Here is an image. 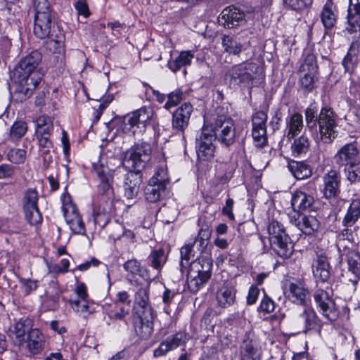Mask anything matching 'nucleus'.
I'll list each match as a JSON object with an SVG mask.
<instances>
[{
	"mask_svg": "<svg viewBox=\"0 0 360 360\" xmlns=\"http://www.w3.org/2000/svg\"><path fill=\"white\" fill-rule=\"evenodd\" d=\"M24 211L25 219L31 225L41 223L42 217L37 204H25Z\"/></svg>",
	"mask_w": 360,
	"mask_h": 360,
	"instance_id": "nucleus-38",
	"label": "nucleus"
},
{
	"mask_svg": "<svg viewBox=\"0 0 360 360\" xmlns=\"http://www.w3.org/2000/svg\"><path fill=\"white\" fill-rule=\"evenodd\" d=\"M183 92L180 89L169 93L167 95V101L165 104V108L169 110L172 107L177 105L182 100Z\"/></svg>",
	"mask_w": 360,
	"mask_h": 360,
	"instance_id": "nucleus-55",
	"label": "nucleus"
},
{
	"mask_svg": "<svg viewBox=\"0 0 360 360\" xmlns=\"http://www.w3.org/2000/svg\"><path fill=\"white\" fill-rule=\"evenodd\" d=\"M289 240L290 238L286 236L283 237L282 239L279 238L270 243L274 250L279 257L288 259L293 253V246Z\"/></svg>",
	"mask_w": 360,
	"mask_h": 360,
	"instance_id": "nucleus-29",
	"label": "nucleus"
},
{
	"mask_svg": "<svg viewBox=\"0 0 360 360\" xmlns=\"http://www.w3.org/2000/svg\"><path fill=\"white\" fill-rule=\"evenodd\" d=\"M36 136L40 148H45L46 151H49L53 147V143L49 139L50 136L38 135Z\"/></svg>",
	"mask_w": 360,
	"mask_h": 360,
	"instance_id": "nucleus-64",
	"label": "nucleus"
},
{
	"mask_svg": "<svg viewBox=\"0 0 360 360\" xmlns=\"http://www.w3.org/2000/svg\"><path fill=\"white\" fill-rule=\"evenodd\" d=\"M293 324L299 330V333H307L311 330L319 329L321 333L322 322L314 309L309 306H303L302 309H297L293 317Z\"/></svg>",
	"mask_w": 360,
	"mask_h": 360,
	"instance_id": "nucleus-10",
	"label": "nucleus"
},
{
	"mask_svg": "<svg viewBox=\"0 0 360 360\" xmlns=\"http://www.w3.org/2000/svg\"><path fill=\"white\" fill-rule=\"evenodd\" d=\"M331 292L317 288L314 292V299L319 312L330 322L339 317V310L333 300Z\"/></svg>",
	"mask_w": 360,
	"mask_h": 360,
	"instance_id": "nucleus-11",
	"label": "nucleus"
},
{
	"mask_svg": "<svg viewBox=\"0 0 360 360\" xmlns=\"http://www.w3.org/2000/svg\"><path fill=\"white\" fill-rule=\"evenodd\" d=\"M291 211L288 212L290 221L306 235H311L319 229L317 219L309 214L311 204H290Z\"/></svg>",
	"mask_w": 360,
	"mask_h": 360,
	"instance_id": "nucleus-5",
	"label": "nucleus"
},
{
	"mask_svg": "<svg viewBox=\"0 0 360 360\" xmlns=\"http://www.w3.org/2000/svg\"><path fill=\"white\" fill-rule=\"evenodd\" d=\"M129 314V311L128 309H124V307L121 306L119 303H115L114 307L110 309L107 311V315L108 318L112 320H120L124 321V319Z\"/></svg>",
	"mask_w": 360,
	"mask_h": 360,
	"instance_id": "nucleus-47",
	"label": "nucleus"
},
{
	"mask_svg": "<svg viewBox=\"0 0 360 360\" xmlns=\"http://www.w3.org/2000/svg\"><path fill=\"white\" fill-rule=\"evenodd\" d=\"M70 303L72 309L80 315L85 316L89 313V305L86 299L71 300Z\"/></svg>",
	"mask_w": 360,
	"mask_h": 360,
	"instance_id": "nucleus-52",
	"label": "nucleus"
},
{
	"mask_svg": "<svg viewBox=\"0 0 360 360\" xmlns=\"http://www.w3.org/2000/svg\"><path fill=\"white\" fill-rule=\"evenodd\" d=\"M275 309V304L274 300L269 297L264 295V297L262 299L259 311H263L265 313H271Z\"/></svg>",
	"mask_w": 360,
	"mask_h": 360,
	"instance_id": "nucleus-59",
	"label": "nucleus"
},
{
	"mask_svg": "<svg viewBox=\"0 0 360 360\" xmlns=\"http://www.w3.org/2000/svg\"><path fill=\"white\" fill-rule=\"evenodd\" d=\"M27 320H20L10 328L11 335L17 340L19 345L22 344L25 340V335L29 330V326L26 324Z\"/></svg>",
	"mask_w": 360,
	"mask_h": 360,
	"instance_id": "nucleus-40",
	"label": "nucleus"
},
{
	"mask_svg": "<svg viewBox=\"0 0 360 360\" xmlns=\"http://www.w3.org/2000/svg\"><path fill=\"white\" fill-rule=\"evenodd\" d=\"M236 289L231 283H224L217 291L216 300L219 307L226 309L235 303Z\"/></svg>",
	"mask_w": 360,
	"mask_h": 360,
	"instance_id": "nucleus-22",
	"label": "nucleus"
},
{
	"mask_svg": "<svg viewBox=\"0 0 360 360\" xmlns=\"http://www.w3.org/2000/svg\"><path fill=\"white\" fill-rule=\"evenodd\" d=\"M214 136L208 127H203L195 139V150L198 159L205 161L214 157L215 146Z\"/></svg>",
	"mask_w": 360,
	"mask_h": 360,
	"instance_id": "nucleus-12",
	"label": "nucleus"
},
{
	"mask_svg": "<svg viewBox=\"0 0 360 360\" xmlns=\"http://www.w3.org/2000/svg\"><path fill=\"white\" fill-rule=\"evenodd\" d=\"M187 340L186 334L184 332H178L174 335H169L154 350L153 354L155 357L163 356L169 351L174 350L178 347L184 345Z\"/></svg>",
	"mask_w": 360,
	"mask_h": 360,
	"instance_id": "nucleus-18",
	"label": "nucleus"
},
{
	"mask_svg": "<svg viewBox=\"0 0 360 360\" xmlns=\"http://www.w3.org/2000/svg\"><path fill=\"white\" fill-rule=\"evenodd\" d=\"M124 269L127 272V278L131 283L136 276H141L142 269L136 259H129L123 264Z\"/></svg>",
	"mask_w": 360,
	"mask_h": 360,
	"instance_id": "nucleus-39",
	"label": "nucleus"
},
{
	"mask_svg": "<svg viewBox=\"0 0 360 360\" xmlns=\"http://www.w3.org/2000/svg\"><path fill=\"white\" fill-rule=\"evenodd\" d=\"M316 69L317 65L314 57L313 56H308L301 66V71H307V72L302 75L300 79L302 87L307 91H311L315 87L314 73Z\"/></svg>",
	"mask_w": 360,
	"mask_h": 360,
	"instance_id": "nucleus-17",
	"label": "nucleus"
},
{
	"mask_svg": "<svg viewBox=\"0 0 360 360\" xmlns=\"http://www.w3.org/2000/svg\"><path fill=\"white\" fill-rule=\"evenodd\" d=\"M215 140L222 146H229L236 141V132L233 120L225 115H219L210 126Z\"/></svg>",
	"mask_w": 360,
	"mask_h": 360,
	"instance_id": "nucleus-7",
	"label": "nucleus"
},
{
	"mask_svg": "<svg viewBox=\"0 0 360 360\" xmlns=\"http://www.w3.org/2000/svg\"><path fill=\"white\" fill-rule=\"evenodd\" d=\"M359 44L357 41L352 42L349 51L342 60V65L346 72H351L354 70L357 63V54Z\"/></svg>",
	"mask_w": 360,
	"mask_h": 360,
	"instance_id": "nucleus-36",
	"label": "nucleus"
},
{
	"mask_svg": "<svg viewBox=\"0 0 360 360\" xmlns=\"http://www.w3.org/2000/svg\"><path fill=\"white\" fill-rule=\"evenodd\" d=\"M288 297L292 303L306 306L310 301L309 292L300 282L290 283Z\"/></svg>",
	"mask_w": 360,
	"mask_h": 360,
	"instance_id": "nucleus-20",
	"label": "nucleus"
},
{
	"mask_svg": "<svg viewBox=\"0 0 360 360\" xmlns=\"http://www.w3.org/2000/svg\"><path fill=\"white\" fill-rule=\"evenodd\" d=\"M75 8L78 15L84 16L85 18L90 15L89 6L85 1L78 0L75 4Z\"/></svg>",
	"mask_w": 360,
	"mask_h": 360,
	"instance_id": "nucleus-61",
	"label": "nucleus"
},
{
	"mask_svg": "<svg viewBox=\"0 0 360 360\" xmlns=\"http://www.w3.org/2000/svg\"><path fill=\"white\" fill-rule=\"evenodd\" d=\"M27 124L22 120H17L11 125L8 134V140L12 142L20 141L27 133Z\"/></svg>",
	"mask_w": 360,
	"mask_h": 360,
	"instance_id": "nucleus-37",
	"label": "nucleus"
},
{
	"mask_svg": "<svg viewBox=\"0 0 360 360\" xmlns=\"http://www.w3.org/2000/svg\"><path fill=\"white\" fill-rule=\"evenodd\" d=\"M108 169L107 167H103L96 168V172L101 180V183L98 185L99 192L102 195H106L108 197L106 200H109L110 197L113 195V191L111 187L112 179L115 177L118 179L119 176L122 173L121 170L117 169L113 171L112 176H111L107 173ZM103 200H105V199H103Z\"/></svg>",
	"mask_w": 360,
	"mask_h": 360,
	"instance_id": "nucleus-19",
	"label": "nucleus"
},
{
	"mask_svg": "<svg viewBox=\"0 0 360 360\" xmlns=\"http://www.w3.org/2000/svg\"><path fill=\"white\" fill-rule=\"evenodd\" d=\"M212 262L208 259L198 258L190 263L187 283L191 291H198L211 276Z\"/></svg>",
	"mask_w": 360,
	"mask_h": 360,
	"instance_id": "nucleus-6",
	"label": "nucleus"
},
{
	"mask_svg": "<svg viewBox=\"0 0 360 360\" xmlns=\"http://www.w3.org/2000/svg\"><path fill=\"white\" fill-rule=\"evenodd\" d=\"M264 71L257 63L245 61L231 66L224 75L230 88L250 87L255 80L264 78Z\"/></svg>",
	"mask_w": 360,
	"mask_h": 360,
	"instance_id": "nucleus-4",
	"label": "nucleus"
},
{
	"mask_svg": "<svg viewBox=\"0 0 360 360\" xmlns=\"http://www.w3.org/2000/svg\"><path fill=\"white\" fill-rule=\"evenodd\" d=\"M134 310L136 316L134 318L136 333L142 339H148L153 333L154 312L149 302L148 290L141 288L136 292Z\"/></svg>",
	"mask_w": 360,
	"mask_h": 360,
	"instance_id": "nucleus-3",
	"label": "nucleus"
},
{
	"mask_svg": "<svg viewBox=\"0 0 360 360\" xmlns=\"http://www.w3.org/2000/svg\"><path fill=\"white\" fill-rule=\"evenodd\" d=\"M347 179L352 182L360 181V164H353L349 165L347 170Z\"/></svg>",
	"mask_w": 360,
	"mask_h": 360,
	"instance_id": "nucleus-57",
	"label": "nucleus"
},
{
	"mask_svg": "<svg viewBox=\"0 0 360 360\" xmlns=\"http://www.w3.org/2000/svg\"><path fill=\"white\" fill-rule=\"evenodd\" d=\"M134 113L139 125H142L143 127H146L148 122L152 117L153 111L150 108L143 107L134 111Z\"/></svg>",
	"mask_w": 360,
	"mask_h": 360,
	"instance_id": "nucleus-51",
	"label": "nucleus"
},
{
	"mask_svg": "<svg viewBox=\"0 0 360 360\" xmlns=\"http://www.w3.org/2000/svg\"><path fill=\"white\" fill-rule=\"evenodd\" d=\"M267 115L262 110L255 112L252 117V128L266 129Z\"/></svg>",
	"mask_w": 360,
	"mask_h": 360,
	"instance_id": "nucleus-54",
	"label": "nucleus"
},
{
	"mask_svg": "<svg viewBox=\"0 0 360 360\" xmlns=\"http://www.w3.org/2000/svg\"><path fill=\"white\" fill-rule=\"evenodd\" d=\"M40 195L36 188H27L23 195L24 202H37Z\"/></svg>",
	"mask_w": 360,
	"mask_h": 360,
	"instance_id": "nucleus-60",
	"label": "nucleus"
},
{
	"mask_svg": "<svg viewBox=\"0 0 360 360\" xmlns=\"http://www.w3.org/2000/svg\"><path fill=\"white\" fill-rule=\"evenodd\" d=\"M283 2L294 11H302L311 6L313 0H283Z\"/></svg>",
	"mask_w": 360,
	"mask_h": 360,
	"instance_id": "nucleus-56",
	"label": "nucleus"
},
{
	"mask_svg": "<svg viewBox=\"0 0 360 360\" xmlns=\"http://www.w3.org/2000/svg\"><path fill=\"white\" fill-rule=\"evenodd\" d=\"M360 217V204H350L344 221L347 226L352 225Z\"/></svg>",
	"mask_w": 360,
	"mask_h": 360,
	"instance_id": "nucleus-50",
	"label": "nucleus"
},
{
	"mask_svg": "<svg viewBox=\"0 0 360 360\" xmlns=\"http://www.w3.org/2000/svg\"><path fill=\"white\" fill-rule=\"evenodd\" d=\"M152 148L149 143L141 142L129 148L124 154L122 167L128 172L124 178V195L127 200L133 199L138 193L142 181L141 171L151 158Z\"/></svg>",
	"mask_w": 360,
	"mask_h": 360,
	"instance_id": "nucleus-2",
	"label": "nucleus"
},
{
	"mask_svg": "<svg viewBox=\"0 0 360 360\" xmlns=\"http://www.w3.org/2000/svg\"><path fill=\"white\" fill-rule=\"evenodd\" d=\"M45 345L44 335L38 329H32L28 333L27 348L29 352L33 354H40Z\"/></svg>",
	"mask_w": 360,
	"mask_h": 360,
	"instance_id": "nucleus-28",
	"label": "nucleus"
},
{
	"mask_svg": "<svg viewBox=\"0 0 360 360\" xmlns=\"http://www.w3.org/2000/svg\"><path fill=\"white\" fill-rule=\"evenodd\" d=\"M169 179L167 165L162 162L158 167L154 176L149 180L148 186L146 188L145 195L148 202H157L163 200L162 195L165 192Z\"/></svg>",
	"mask_w": 360,
	"mask_h": 360,
	"instance_id": "nucleus-8",
	"label": "nucleus"
},
{
	"mask_svg": "<svg viewBox=\"0 0 360 360\" xmlns=\"http://www.w3.org/2000/svg\"><path fill=\"white\" fill-rule=\"evenodd\" d=\"M221 45L225 52L233 56H238L243 49V45L236 36L224 35Z\"/></svg>",
	"mask_w": 360,
	"mask_h": 360,
	"instance_id": "nucleus-31",
	"label": "nucleus"
},
{
	"mask_svg": "<svg viewBox=\"0 0 360 360\" xmlns=\"http://www.w3.org/2000/svg\"><path fill=\"white\" fill-rule=\"evenodd\" d=\"M323 194L328 200H337L340 194V176L335 169H330L323 176Z\"/></svg>",
	"mask_w": 360,
	"mask_h": 360,
	"instance_id": "nucleus-14",
	"label": "nucleus"
},
{
	"mask_svg": "<svg viewBox=\"0 0 360 360\" xmlns=\"http://www.w3.org/2000/svg\"><path fill=\"white\" fill-rule=\"evenodd\" d=\"M62 210L65 221L72 231L76 234H84V223L76 204H63Z\"/></svg>",
	"mask_w": 360,
	"mask_h": 360,
	"instance_id": "nucleus-13",
	"label": "nucleus"
},
{
	"mask_svg": "<svg viewBox=\"0 0 360 360\" xmlns=\"http://www.w3.org/2000/svg\"><path fill=\"white\" fill-rule=\"evenodd\" d=\"M304 128L302 115L295 112L286 118V138L291 140L299 135Z\"/></svg>",
	"mask_w": 360,
	"mask_h": 360,
	"instance_id": "nucleus-27",
	"label": "nucleus"
},
{
	"mask_svg": "<svg viewBox=\"0 0 360 360\" xmlns=\"http://www.w3.org/2000/svg\"><path fill=\"white\" fill-rule=\"evenodd\" d=\"M288 169L297 179H304L311 175L310 167L304 162L290 161Z\"/></svg>",
	"mask_w": 360,
	"mask_h": 360,
	"instance_id": "nucleus-34",
	"label": "nucleus"
},
{
	"mask_svg": "<svg viewBox=\"0 0 360 360\" xmlns=\"http://www.w3.org/2000/svg\"><path fill=\"white\" fill-rule=\"evenodd\" d=\"M46 48L53 54H58L57 58L63 63L65 58V34L57 26V32H53L52 35L48 37Z\"/></svg>",
	"mask_w": 360,
	"mask_h": 360,
	"instance_id": "nucleus-24",
	"label": "nucleus"
},
{
	"mask_svg": "<svg viewBox=\"0 0 360 360\" xmlns=\"http://www.w3.org/2000/svg\"><path fill=\"white\" fill-rule=\"evenodd\" d=\"M336 114L330 107L323 108L319 113L318 123L320 141L323 143H331L337 137L335 130Z\"/></svg>",
	"mask_w": 360,
	"mask_h": 360,
	"instance_id": "nucleus-9",
	"label": "nucleus"
},
{
	"mask_svg": "<svg viewBox=\"0 0 360 360\" xmlns=\"http://www.w3.org/2000/svg\"><path fill=\"white\" fill-rule=\"evenodd\" d=\"M293 142L291 143L290 149L292 155L294 157L306 155L310 148V141L307 136L302 134L300 136L295 137Z\"/></svg>",
	"mask_w": 360,
	"mask_h": 360,
	"instance_id": "nucleus-32",
	"label": "nucleus"
},
{
	"mask_svg": "<svg viewBox=\"0 0 360 360\" xmlns=\"http://www.w3.org/2000/svg\"><path fill=\"white\" fill-rule=\"evenodd\" d=\"M241 360H260V351L255 341L244 340L240 346Z\"/></svg>",
	"mask_w": 360,
	"mask_h": 360,
	"instance_id": "nucleus-30",
	"label": "nucleus"
},
{
	"mask_svg": "<svg viewBox=\"0 0 360 360\" xmlns=\"http://www.w3.org/2000/svg\"><path fill=\"white\" fill-rule=\"evenodd\" d=\"M26 150L12 148L7 153V159L13 164H22L26 160Z\"/></svg>",
	"mask_w": 360,
	"mask_h": 360,
	"instance_id": "nucleus-49",
	"label": "nucleus"
},
{
	"mask_svg": "<svg viewBox=\"0 0 360 360\" xmlns=\"http://www.w3.org/2000/svg\"><path fill=\"white\" fill-rule=\"evenodd\" d=\"M313 198L307 195L305 193L297 191L294 193L292 197L291 202H311Z\"/></svg>",
	"mask_w": 360,
	"mask_h": 360,
	"instance_id": "nucleus-62",
	"label": "nucleus"
},
{
	"mask_svg": "<svg viewBox=\"0 0 360 360\" xmlns=\"http://www.w3.org/2000/svg\"><path fill=\"white\" fill-rule=\"evenodd\" d=\"M338 11L333 0H327L324 4L320 17L326 30H331L337 22Z\"/></svg>",
	"mask_w": 360,
	"mask_h": 360,
	"instance_id": "nucleus-26",
	"label": "nucleus"
},
{
	"mask_svg": "<svg viewBox=\"0 0 360 360\" xmlns=\"http://www.w3.org/2000/svg\"><path fill=\"white\" fill-rule=\"evenodd\" d=\"M54 20V15L34 18V34L39 39H45L52 35L53 32L56 33L57 28L56 29Z\"/></svg>",
	"mask_w": 360,
	"mask_h": 360,
	"instance_id": "nucleus-16",
	"label": "nucleus"
},
{
	"mask_svg": "<svg viewBox=\"0 0 360 360\" xmlns=\"http://www.w3.org/2000/svg\"><path fill=\"white\" fill-rule=\"evenodd\" d=\"M223 24L229 29L238 26L245 22V13L239 8L231 6L225 8L220 14Z\"/></svg>",
	"mask_w": 360,
	"mask_h": 360,
	"instance_id": "nucleus-23",
	"label": "nucleus"
},
{
	"mask_svg": "<svg viewBox=\"0 0 360 360\" xmlns=\"http://www.w3.org/2000/svg\"><path fill=\"white\" fill-rule=\"evenodd\" d=\"M252 135L258 146H263L266 142V129L252 128Z\"/></svg>",
	"mask_w": 360,
	"mask_h": 360,
	"instance_id": "nucleus-58",
	"label": "nucleus"
},
{
	"mask_svg": "<svg viewBox=\"0 0 360 360\" xmlns=\"http://www.w3.org/2000/svg\"><path fill=\"white\" fill-rule=\"evenodd\" d=\"M34 18H41L54 15L51 8V5L48 0H34Z\"/></svg>",
	"mask_w": 360,
	"mask_h": 360,
	"instance_id": "nucleus-43",
	"label": "nucleus"
},
{
	"mask_svg": "<svg viewBox=\"0 0 360 360\" xmlns=\"http://www.w3.org/2000/svg\"><path fill=\"white\" fill-rule=\"evenodd\" d=\"M140 127L134 112L127 114L123 117L122 130L124 133H132L134 134L136 132V129Z\"/></svg>",
	"mask_w": 360,
	"mask_h": 360,
	"instance_id": "nucleus-45",
	"label": "nucleus"
},
{
	"mask_svg": "<svg viewBox=\"0 0 360 360\" xmlns=\"http://www.w3.org/2000/svg\"><path fill=\"white\" fill-rule=\"evenodd\" d=\"M305 120L309 129H316L319 114L314 108L308 107L304 111Z\"/></svg>",
	"mask_w": 360,
	"mask_h": 360,
	"instance_id": "nucleus-53",
	"label": "nucleus"
},
{
	"mask_svg": "<svg viewBox=\"0 0 360 360\" xmlns=\"http://www.w3.org/2000/svg\"><path fill=\"white\" fill-rule=\"evenodd\" d=\"M111 206L109 204H98L93 209V216L96 224L105 226L109 221Z\"/></svg>",
	"mask_w": 360,
	"mask_h": 360,
	"instance_id": "nucleus-35",
	"label": "nucleus"
},
{
	"mask_svg": "<svg viewBox=\"0 0 360 360\" xmlns=\"http://www.w3.org/2000/svg\"><path fill=\"white\" fill-rule=\"evenodd\" d=\"M347 22V30L349 32H356L358 30H360V12L356 13L355 11H353L351 8H349Z\"/></svg>",
	"mask_w": 360,
	"mask_h": 360,
	"instance_id": "nucleus-48",
	"label": "nucleus"
},
{
	"mask_svg": "<svg viewBox=\"0 0 360 360\" xmlns=\"http://www.w3.org/2000/svg\"><path fill=\"white\" fill-rule=\"evenodd\" d=\"M41 60V53L33 51L21 59L13 70L10 88L17 100L23 101L30 97L40 82L42 75L38 70V65Z\"/></svg>",
	"mask_w": 360,
	"mask_h": 360,
	"instance_id": "nucleus-1",
	"label": "nucleus"
},
{
	"mask_svg": "<svg viewBox=\"0 0 360 360\" xmlns=\"http://www.w3.org/2000/svg\"><path fill=\"white\" fill-rule=\"evenodd\" d=\"M347 259L349 271L360 278V255L355 251H349Z\"/></svg>",
	"mask_w": 360,
	"mask_h": 360,
	"instance_id": "nucleus-44",
	"label": "nucleus"
},
{
	"mask_svg": "<svg viewBox=\"0 0 360 360\" xmlns=\"http://www.w3.org/2000/svg\"><path fill=\"white\" fill-rule=\"evenodd\" d=\"M150 265L155 269L160 271L167 261V256L162 249L154 250L148 256Z\"/></svg>",
	"mask_w": 360,
	"mask_h": 360,
	"instance_id": "nucleus-41",
	"label": "nucleus"
},
{
	"mask_svg": "<svg viewBox=\"0 0 360 360\" xmlns=\"http://www.w3.org/2000/svg\"><path fill=\"white\" fill-rule=\"evenodd\" d=\"M259 295V289L255 285H251L247 296V304L252 305L255 304Z\"/></svg>",
	"mask_w": 360,
	"mask_h": 360,
	"instance_id": "nucleus-63",
	"label": "nucleus"
},
{
	"mask_svg": "<svg viewBox=\"0 0 360 360\" xmlns=\"http://www.w3.org/2000/svg\"><path fill=\"white\" fill-rule=\"evenodd\" d=\"M193 58L194 55L191 51H181L174 60L168 62L167 67L173 72H176L182 67L190 65Z\"/></svg>",
	"mask_w": 360,
	"mask_h": 360,
	"instance_id": "nucleus-33",
	"label": "nucleus"
},
{
	"mask_svg": "<svg viewBox=\"0 0 360 360\" xmlns=\"http://www.w3.org/2000/svg\"><path fill=\"white\" fill-rule=\"evenodd\" d=\"M330 265L325 252L316 254V259L313 264V274L321 282H326L330 278Z\"/></svg>",
	"mask_w": 360,
	"mask_h": 360,
	"instance_id": "nucleus-25",
	"label": "nucleus"
},
{
	"mask_svg": "<svg viewBox=\"0 0 360 360\" xmlns=\"http://www.w3.org/2000/svg\"><path fill=\"white\" fill-rule=\"evenodd\" d=\"M359 150L354 143L343 146L335 155L334 160L340 166H349L356 163Z\"/></svg>",
	"mask_w": 360,
	"mask_h": 360,
	"instance_id": "nucleus-21",
	"label": "nucleus"
},
{
	"mask_svg": "<svg viewBox=\"0 0 360 360\" xmlns=\"http://www.w3.org/2000/svg\"><path fill=\"white\" fill-rule=\"evenodd\" d=\"M195 243V241H194L193 243L186 244L180 250V266L181 271H183V269H186L187 267V266L189 264V261L191 259H193L195 257V251L193 250Z\"/></svg>",
	"mask_w": 360,
	"mask_h": 360,
	"instance_id": "nucleus-42",
	"label": "nucleus"
},
{
	"mask_svg": "<svg viewBox=\"0 0 360 360\" xmlns=\"http://www.w3.org/2000/svg\"><path fill=\"white\" fill-rule=\"evenodd\" d=\"M193 106L189 103H184L179 107L172 115V127L176 131L184 133L188 127Z\"/></svg>",
	"mask_w": 360,
	"mask_h": 360,
	"instance_id": "nucleus-15",
	"label": "nucleus"
},
{
	"mask_svg": "<svg viewBox=\"0 0 360 360\" xmlns=\"http://www.w3.org/2000/svg\"><path fill=\"white\" fill-rule=\"evenodd\" d=\"M267 231L269 235V240L272 242L277 239L281 238L288 236L285 233V231L283 227V226L276 221H273L269 223Z\"/></svg>",
	"mask_w": 360,
	"mask_h": 360,
	"instance_id": "nucleus-46",
	"label": "nucleus"
}]
</instances>
